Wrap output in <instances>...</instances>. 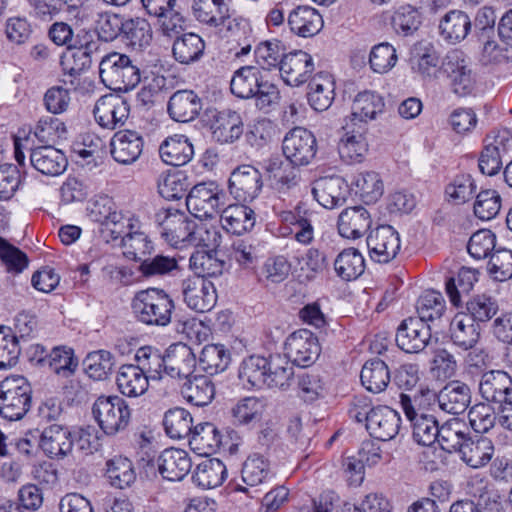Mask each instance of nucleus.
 <instances>
[{
	"mask_svg": "<svg viewBox=\"0 0 512 512\" xmlns=\"http://www.w3.org/2000/svg\"><path fill=\"white\" fill-rule=\"evenodd\" d=\"M293 163L281 159H271L266 166V172L271 186L280 193H287L298 186L300 174Z\"/></svg>",
	"mask_w": 512,
	"mask_h": 512,
	"instance_id": "obj_37",
	"label": "nucleus"
},
{
	"mask_svg": "<svg viewBox=\"0 0 512 512\" xmlns=\"http://www.w3.org/2000/svg\"><path fill=\"white\" fill-rule=\"evenodd\" d=\"M226 477V466L217 458L203 460L196 466L192 475L194 483L203 489H212L222 485Z\"/></svg>",
	"mask_w": 512,
	"mask_h": 512,
	"instance_id": "obj_43",
	"label": "nucleus"
},
{
	"mask_svg": "<svg viewBox=\"0 0 512 512\" xmlns=\"http://www.w3.org/2000/svg\"><path fill=\"white\" fill-rule=\"evenodd\" d=\"M458 454L466 465L477 469L490 462L494 454V445L488 437L469 434Z\"/></svg>",
	"mask_w": 512,
	"mask_h": 512,
	"instance_id": "obj_31",
	"label": "nucleus"
},
{
	"mask_svg": "<svg viewBox=\"0 0 512 512\" xmlns=\"http://www.w3.org/2000/svg\"><path fill=\"white\" fill-rule=\"evenodd\" d=\"M158 471L168 481H181L191 470L188 453L182 449L164 450L157 458Z\"/></svg>",
	"mask_w": 512,
	"mask_h": 512,
	"instance_id": "obj_28",
	"label": "nucleus"
},
{
	"mask_svg": "<svg viewBox=\"0 0 512 512\" xmlns=\"http://www.w3.org/2000/svg\"><path fill=\"white\" fill-rule=\"evenodd\" d=\"M193 13L196 19L212 27L225 24L229 9L223 0H194Z\"/></svg>",
	"mask_w": 512,
	"mask_h": 512,
	"instance_id": "obj_52",
	"label": "nucleus"
},
{
	"mask_svg": "<svg viewBox=\"0 0 512 512\" xmlns=\"http://www.w3.org/2000/svg\"><path fill=\"white\" fill-rule=\"evenodd\" d=\"M92 413L101 430L107 436L124 431L131 419V410L119 396H101L92 407Z\"/></svg>",
	"mask_w": 512,
	"mask_h": 512,
	"instance_id": "obj_5",
	"label": "nucleus"
},
{
	"mask_svg": "<svg viewBox=\"0 0 512 512\" xmlns=\"http://www.w3.org/2000/svg\"><path fill=\"white\" fill-rule=\"evenodd\" d=\"M115 365L114 356L107 350L90 352L85 360L84 366L89 377L95 380H103L112 372Z\"/></svg>",
	"mask_w": 512,
	"mask_h": 512,
	"instance_id": "obj_64",
	"label": "nucleus"
},
{
	"mask_svg": "<svg viewBox=\"0 0 512 512\" xmlns=\"http://www.w3.org/2000/svg\"><path fill=\"white\" fill-rule=\"evenodd\" d=\"M31 165L46 176H58L67 167V158L62 151L48 144L33 148L30 153Z\"/></svg>",
	"mask_w": 512,
	"mask_h": 512,
	"instance_id": "obj_29",
	"label": "nucleus"
},
{
	"mask_svg": "<svg viewBox=\"0 0 512 512\" xmlns=\"http://www.w3.org/2000/svg\"><path fill=\"white\" fill-rule=\"evenodd\" d=\"M202 110V100L193 90L183 89L174 92L167 104V113L176 122H190Z\"/></svg>",
	"mask_w": 512,
	"mask_h": 512,
	"instance_id": "obj_25",
	"label": "nucleus"
},
{
	"mask_svg": "<svg viewBox=\"0 0 512 512\" xmlns=\"http://www.w3.org/2000/svg\"><path fill=\"white\" fill-rule=\"evenodd\" d=\"M159 153L166 164L183 166L193 158L194 147L188 137L175 134L165 139L160 145Z\"/></svg>",
	"mask_w": 512,
	"mask_h": 512,
	"instance_id": "obj_39",
	"label": "nucleus"
},
{
	"mask_svg": "<svg viewBox=\"0 0 512 512\" xmlns=\"http://www.w3.org/2000/svg\"><path fill=\"white\" fill-rule=\"evenodd\" d=\"M131 307L140 323L165 327L172 321L175 303L163 289L148 288L135 294Z\"/></svg>",
	"mask_w": 512,
	"mask_h": 512,
	"instance_id": "obj_2",
	"label": "nucleus"
},
{
	"mask_svg": "<svg viewBox=\"0 0 512 512\" xmlns=\"http://www.w3.org/2000/svg\"><path fill=\"white\" fill-rule=\"evenodd\" d=\"M211 129L212 137L218 143H233L243 133V121L236 111L222 110L216 114Z\"/></svg>",
	"mask_w": 512,
	"mask_h": 512,
	"instance_id": "obj_36",
	"label": "nucleus"
},
{
	"mask_svg": "<svg viewBox=\"0 0 512 512\" xmlns=\"http://www.w3.org/2000/svg\"><path fill=\"white\" fill-rule=\"evenodd\" d=\"M32 404V388L23 376H11L0 383V415L9 420L22 419Z\"/></svg>",
	"mask_w": 512,
	"mask_h": 512,
	"instance_id": "obj_4",
	"label": "nucleus"
},
{
	"mask_svg": "<svg viewBox=\"0 0 512 512\" xmlns=\"http://www.w3.org/2000/svg\"><path fill=\"white\" fill-rule=\"evenodd\" d=\"M262 186L260 171L251 165H241L234 169L228 181L230 194L241 202H251L257 198Z\"/></svg>",
	"mask_w": 512,
	"mask_h": 512,
	"instance_id": "obj_15",
	"label": "nucleus"
},
{
	"mask_svg": "<svg viewBox=\"0 0 512 512\" xmlns=\"http://www.w3.org/2000/svg\"><path fill=\"white\" fill-rule=\"evenodd\" d=\"M360 380L362 385L372 393L385 391L391 380L390 370L387 364L374 358L367 361L361 370Z\"/></svg>",
	"mask_w": 512,
	"mask_h": 512,
	"instance_id": "obj_44",
	"label": "nucleus"
},
{
	"mask_svg": "<svg viewBox=\"0 0 512 512\" xmlns=\"http://www.w3.org/2000/svg\"><path fill=\"white\" fill-rule=\"evenodd\" d=\"M181 393L189 403L203 407L213 400L215 387L208 376L196 375L184 384Z\"/></svg>",
	"mask_w": 512,
	"mask_h": 512,
	"instance_id": "obj_51",
	"label": "nucleus"
},
{
	"mask_svg": "<svg viewBox=\"0 0 512 512\" xmlns=\"http://www.w3.org/2000/svg\"><path fill=\"white\" fill-rule=\"evenodd\" d=\"M308 101L315 111L327 110L334 100V82L331 77L319 73L309 83Z\"/></svg>",
	"mask_w": 512,
	"mask_h": 512,
	"instance_id": "obj_48",
	"label": "nucleus"
},
{
	"mask_svg": "<svg viewBox=\"0 0 512 512\" xmlns=\"http://www.w3.org/2000/svg\"><path fill=\"white\" fill-rule=\"evenodd\" d=\"M369 211L363 206L345 208L338 216L337 229L347 239L362 237L371 227Z\"/></svg>",
	"mask_w": 512,
	"mask_h": 512,
	"instance_id": "obj_26",
	"label": "nucleus"
},
{
	"mask_svg": "<svg viewBox=\"0 0 512 512\" xmlns=\"http://www.w3.org/2000/svg\"><path fill=\"white\" fill-rule=\"evenodd\" d=\"M182 293L187 306L199 313L210 311L217 301L214 284L200 276L185 279L182 282Z\"/></svg>",
	"mask_w": 512,
	"mask_h": 512,
	"instance_id": "obj_16",
	"label": "nucleus"
},
{
	"mask_svg": "<svg viewBox=\"0 0 512 512\" xmlns=\"http://www.w3.org/2000/svg\"><path fill=\"white\" fill-rule=\"evenodd\" d=\"M189 444L200 454L214 453L222 444V435L213 423H198L193 427Z\"/></svg>",
	"mask_w": 512,
	"mask_h": 512,
	"instance_id": "obj_46",
	"label": "nucleus"
},
{
	"mask_svg": "<svg viewBox=\"0 0 512 512\" xmlns=\"http://www.w3.org/2000/svg\"><path fill=\"white\" fill-rule=\"evenodd\" d=\"M446 310V303L442 294L435 290L425 291L416 302V311L419 319L424 323L440 320Z\"/></svg>",
	"mask_w": 512,
	"mask_h": 512,
	"instance_id": "obj_56",
	"label": "nucleus"
},
{
	"mask_svg": "<svg viewBox=\"0 0 512 512\" xmlns=\"http://www.w3.org/2000/svg\"><path fill=\"white\" fill-rule=\"evenodd\" d=\"M367 247L371 259L378 263H388L400 250L398 232L390 225H381L367 237Z\"/></svg>",
	"mask_w": 512,
	"mask_h": 512,
	"instance_id": "obj_18",
	"label": "nucleus"
},
{
	"mask_svg": "<svg viewBox=\"0 0 512 512\" xmlns=\"http://www.w3.org/2000/svg\"><path fill=\"white\" fill-rule=\"evenodd\" d=\"M116 383L120 393L127 397H138L144 394L149 386L148 376L133 364L123 365L119 369Z\"/></svg>",
	"mask_w": 512,
	"mask_h": 512,
	"instance_id": "obj_42",
	"label": "nucleus"
},
{
	"mask_svg": "<svg viewBox=\"0 0 512 512\" xmlns=\"http://www.w3.org/2000/svg\"><path fill=\"white\" fill-rule=\"evenodd\" d=\"M479 392L488 402L500 404L512 394V378L504 371H489L482 375Z\"/></svg>",
	"mask_w": 512,
	"mask_h": 512,
	"instance_id": "obj_35",
	"label": "nucleus"
},
{
	"mask_svg": "<svg viewBox=\"0 0 512 512\" xmlns=\"http://www.w3.org/2000/svg\"><path fill=\"white\" fill-rule=\"evenodd\" d=\"M425 395L423 389L417 390L414 395L401 393L400 403L406 417L411 422L412 436L415 442L422 446H431L437 441L440 426L433 415L417 413L414 403L418 394Z\"/></svg>",
	"mask_w": 512,
	"mask_h": 512,
	"instance_id": "obj_7",
	"label": "nucleus"
},
{
	"mask_svg": "<svg viewBox=\"0 0 512 512\" xmlns=\"http://www.w3.org/2000/svg\"><path fill=\"white\" fill-rule=\"evenodd\" d=\"M122 35L128 45L134 49H141L148 46L152 40V29L149 22L144 18H129L124 22Z\"/></svg>",
	"mask_w": 512,
	"mask_h": 512,
	"instance_id": "obj_60",
	"label": "nucleus"
},
{
	"mask_svg": "<svg viewBox=\"0 0 512 512\" xmlns=\"http://www.w3.org/2000/svg\"><path fill=\"white\" fill-rule=\"evenodd\" d=\"M432 338L430 325L419 318L408 317L397 328L395 341L406 353L422 352Z\"/></svg>",
	"mask_w": 512,
	"mask_h": 512,
	"instance_id": "obj_14",
	"label": "nucleus"
},
{
	"mask_svg": "<svg viewBox=\"0 0 512 512\" xmlns=\"http://www.w3.org/2000/svg\"><path fill=\"white\" fill-rule=\"evenodd\" d=\"M106 475L111 485L119 489L129 487L136 479L132 461L123 456H115L107 461Z\"/></svg>",
	"mask_w": 512,
	"mask_h": 512,
	"instance_id": "obj_57",
	"label": "nucleus"
},
{
	"mask_svg": "<svg viewBox=\"0 0 512 512\" xmlns=\"http://www.w3.org/2000/svg\"><path fill=\"white\" fill-rule=\"evenodd\" d=\"M439 72L449 79L451 89L456 95L466 96L473 91L475 81L469 60L461 50L449 51L442 61Z\"/></svg>",
	"mask_w": 512,
	"mask_h": 512,
	"instance_id": "obj_11",
	"label": "nucleus"
},
{
	"mask_svg": "<svg viewBox=\"0 0 512 512\" xmlns=\"http://www.w3.org/2000/svg\"><path fill=\"white\" fill-rule=\"evenodd\" d=\"M99 75L102 83L114 91H128L141 81L140 68L122 53L111 52L101 57Z\"/></svg>",
	"mask_w": 512,
	"mask_h": 512,
	"instance_id": "obj_3",
	"label": "nucleus"
},
{
	"mask_svg": "<svg viewBox=\"0 0 512 512\" xmlns=\"http://www.w3.org/2000/svg\"><path fill=\"white\" fill-rule=\"evenodd\" d=\"M439 29L445 40L451 43L460 42L471 30V20L463 11L452 10L442 18Z\"/></svg>",
	"mask_w": 512,
	"mask_h": 512,
	"instance_id": "obj_49",
	"label": "nucleus"
},
{
	"mask_svg": "<svg viewBox=\"0 0 512 512\" xmlns=\"http://www.w3.org/2000/svg\"><path fill=\"white\" fill-rule=\"evenodd\" d=\"M220 221L228 232L241 235L254 227L255 212L245 205H229L222 210Z\"/></svg>",
	"mask_w": 512,
	"mask_h": 512,
	"instance_id": "obj_41",
	"label": "nucleus"
},
{
	"mask_svg": "<svg viewBox=\"0 0 512 512\" xmlns=\"http://www.w3.org/2000/svg\"><path fill=\"white\" fill-rule=\"evenodd\" d=\"M343 129L345 133L338 145L340 157L349 163L362 162L368 152V143L365 137L367 126L364 124L353 125L346 121Z\"/></svg>",
	"mask_w": 512,
	"mask_h": 512,
	"instance_id": "obj_22",
	"label": "nucleus"
},
{
	"mask_svg": "<svg viewBox=\"0 0 512 512\" xmlns=\"http://www.w3.org/2000/svg\"><path fill=\"white\" fill-rule=\"evenodd\" d=\"M224 198L225 193L216 182H202L191 188L186 206L195 218H213L224 206Z\"/></svg>",
	"mask_w": 512,
	"mask_h": 512,
	"instance_id": "obj_8",
	"label": "nucleus"
},
{
	"mask_svg": "<svg viewBox=\"0 0 512 512\" xmlns=\"http://www.w3.org/2000/svg\"><path fill=\"white\" fill-rule=\"evenodd\" d=\"M293 373L289 360L280 354L269 357L251 355L242 361L239 368L242 382L257 389H285L290 385Z\"/></svg>",
	"mask_w": 512,
	"mask_h": 512,
	"instance_id": "obj_1",
	"label": "nucleus"
},
{
	"mask_svg": "<svg viewBox=\"0 0 512 512\" xmlns=\"http://www.w3.org/2000/svg\"><path fill=\"white\" fill-rule=\"evenodd\" d=\"M264 77L265 74L261 68L242 66L234 72L230 81V90L238 98L251 99Z\"/></svg>",
	"mask_w": 512,
	"mask_h": 512,
	"instance_id": "obj_40",
	"label": "nucleus"
},
{
	"mask_svg": "<svg viewBox=\"0 0 512 512\" xmlns=\"http://www.w3.org/2000/svg\"><path fill=\"white\" fill-rule=\"evenodd\" d=\"M436 398L442 411L458 415L469 407L471 390L467 384L461 381H451L438 392Z\"/></svg>",
	"mask_w": 512,
	"mask_h": 512,
	"instance_id": "obj_27",
	"label": "nucleus"
},
{
	"mask_svg": "<svg viewBox=\"0 0 512 512\" xmlns=\"http://www.w3.org/2000/svg\"><path fill=\"white\" fill-rule=\"evenodd\" d=\"M94 117L103 128L114 130L122 127L130 114L129 103L118 95H105L95 104Z\"/></svg>",
	"mask_w": 512,
	"mask_h": 512,
	"instance_id": "obj_17",
	"label": "nucleus"
},
{
	"mask_svg": "<svg viewBox=\"0 0 512 512\" xmlns=\"http://www.w3.org/2000/svg\"><path fill=\"white\" fill-rule=\"evenodd\" d=\"M439 72L449 79L451 89L456 95L466 96L473 91L475 81L469 60L461 50L449 51L442 61Z\"/></svg>",
	"mask_w": 512,
	"mask_h": 512,
	"instance_id": "obj_10",
	"label": "nucleus"
},
{
	"mask_svg": "<svg viewBox=\"0 0 512 512\" xmlns=\"http://www.w3.org/2000/svg\"><path fill=\"white\" fill-rule=\"evenodd\" d=\"M165 431L170 438L190 437L193 431V418L189 411L181 407L169 409L163 419Z\"/></svg>",
	"mask_w": 512,
	"mask_h": 512,
	"instance_id": "obj_54",
	"label": "nucleus"
},
{
	"mask_svg": "<svg viewBox=\"0 0 512 512\" xmlns=\"http://www.w3.org/2000/svg\"><path fill=\"white\" fill-rule=\"evenodd\" d=\"M288 25L300 37H312L323 27L322 16L310 6H298L288 15Z\"/></svg>",
	"mask_w": 512,
	"mask_h": 512,
	"instance_id": "obj_38",
	"label": "nucleus"
},
{
	"mask_svg": "<svg viewBox=\"0 0 512 512\" xmlns=\"http://www.w3.org/2000/svg\"><path fill=\"white\" fill-rule=\"evenodd\" d=\"M385 102L382 96L374 91L359 92L353 101L349 123L353 125L364 124L376 119L377 115L384 112Z\"/></svg>",
	"mask_w": 512,
	"mask_h": 512,
	"instance_id": "obj_32",
	"label": "nucleus"
},
{
	"mask_svg": "<svg viewBox=\"0 0 512 512\" xmlns=\"http://www.w3.org/2000/svg\"><path fill=\"white\" fill-rule=\"evenodd\" d=\"M279 71L283 81L290 86H300L307 82L314 71L312 56L302 50L283 55Z\"/></svg>",
	"mask_w": 512,
	"mask_h": 512,
	"instance_id": "obj_20",
	"label": "nucleus"
},
{
	"mask_svg": "<svg viewBox=\"0 0 512 512\" xmlns=\"http://www.w3.org/2000/svg\"><path fill=\"white\" fill-rule=\"evenodd\" d=\"M437 442L444 451L460 452L470 432L467 425L459 419L446 421L439 429Z\"/></svg>",
	"mask_w": 512,
	"mask_h": 512,
	"instance_id": "obj_50",
	"label": "nucleus"
},
{
	"mask_svg": "<svg viewBox=\"0 0 512 512\" xmlns=\"http://www.w3.org/2000/svg\"><path fill=\"white\" fill-rule=\"evenodd\" d=\"M197 365L192 349L184 343L171 345L166 351V375L171 378L191 376Z\"/></svg>",
	"mask_w": 512,
	"mask_h": 512,
	"instance_id": "obj_30",
	"label": "nucleus"
},
{
	"mask_svg": "<svg viewBox=\"0 0 512 512\" xmlns=\"http://www.w3.org/2000/svg\"><path fill=\"white\" fill-rule=\"evenodd\" d=\"M88 217L99 224L117 223L124 219L121 211H118L113 199L107 195L94 197L87 206Z\"/></svg>",
	"mask_w": 512,
	"mask_h": 512,
	"instance_id": "obj_58",
	"label": "nucleus"
},
{
	"mask_svg": "<svg viewBox=\"0 0 512 512\" xmlns=\"http://www.w3.org/2000/svg\"><path fill=\"white\" fill-rule=\"evenodd\" d=\"M21 348L19 339L12 328L0 326V370L14 367L19 359Z\"/></svg>",
	"mask_w": 512,
	"mask_h": 512,
	"instance_id": "obj_61",
	"label": "nucleus"
},
{
	"mask_svg": "<svg viewBox=\"0 0 512 512\" xmlns=\"http://www.w3.org/2000/svg\"><path fill=\"white\" fill-rule=\"evenodd\" d=\"M318 150L314 134L306 128L296 127L283 139L282 151L287 161L294 166H307L316 157Z\"/></svg>",
	"mask_w": 512,
	"mask_h": 512,
	"instance_id": "obj_9",
	"label": "nucleus"
},
{
	"mask_svg": "<svg viewBox=\"0 0 512 512\" xmlns=\"http://www.w3.org/2000/svg\"><path fill=\"white\" fill-rule=\"evenodd\" d=\"M439 72L449 79L451 89L456 95L466 96L473 91L475 81L469 60L461 50L449 51L442 61Z\"/></svg>",
	"mask_w": 512,
	"mask_h": 512,
	"instance_id": "obj_12",
	"label": "nucleus"
},
{
	"mask_svg": "<svg viewBox=\"0 0 512 512\" xmlns=\"http://www.w3.org/2000/svg\"><path fill=\"white\" fill-rule=\"evenodd\" d=\"M231 354L222 344H209L202 348L197 365L209 375L223 372L229 366Z\"/></svg>",
	"mask_w": 512,
	"mask_h": 512,
	"instance_id": "obj_47",
	"label": "nucleus"
},
{
	"mask_svg": "<svg viewBox=\"0 0 512 512\" xmlns=\"http://www.w3.org/2000/svg\"><path fill=\"white\" fill-rule=\"evenodd\" d=\"M205 51L204 40L195 33H185L174 40L172 53L180 64L189 65L200 60Z\"/></svg>",
	"mask_w": 512,
	"mask_h": 512,
	"instance_id": "obj_45",
	"label": "nucleus"
},
{
	"mask_svg": "<svg viewBox=\"0 0 512 512\" xmlns=\"http://www.w3.org/2000/svg\"><path fill=\"white\" fill-rule=\"evenodd\" d=\"M155 222L161 228L160 234L166 242L176 248L189 246L193 238L195 222L177 209H160Z\"/></svg>",
	"mask_w": 512,
	"mask_h": 512,
	"instance_id": "obj_6",
	"label": "nucleus"
},
{
	"mask_svg": "<svg viewBox=\"0 0 512 512\" xmlns=\"http://www.w3.org/2000/svg\"><path fill=\"white\" fill-rule=\"evenodd\" d=\"M284 355L289 363L300 367L312 365L319 357L321 346L318 338L307 329H300L289 335L285 342Z\"/></svg>",
	"mask_w": 512,
	"mask_h": 512,
	"instance_id": "obj_13",
	"label": "nucleus"
},
{
	"mask_svg": "<svg viewBox=\"0 0 512 512\" xmlns=\"http://www.w3.org/2000/svg\"><path fill=\"white\" fill-rule=\"evenodd\" d=\"M312 194L320 205L333 209L346 202L349 186L341 176L321 177L313 182Z\"/></svg>",
	"mask_w": 512,
	"mask_h": 512,
	"instance_id": "obj_21",
	"label": "nucleus"
},
{
	"mask_svg": "<svg viewBox=\"0 0 512 512\" xmlns=\"http://www.w3.org/2000/svg\"><path fill=\"white\" fill-rule=\"evenodd\" d=\"M124 255L134 261L142 262L151 256L154 246L149 237L143 232L128 233L122 239Z\"/></svg>",
	"mask_w": 512,
	"mask_h": 512,
	"instance_id": "obj_63",
	"label": "nucleus"
},
{
	"mask_svg": "<svg viewBox=\"0 0 512 512\" xmlns=\"http://www.w3.org/2000/svg\"><path fill=\"white\" fill-rule=\"evenodd\" d=\"M352 185L355 192L366 202H375L383 194V182L374 171L360 172L355 175Z\"/></svg>",
	"mask_w": 512,
	"mask_h": 512,
	"instance_id": "obj_62",
	"label": "nucleus"
},
{
	"mask_svg": "<svg viewBox=\"0 0 512 512\" xmlns=\"http://www.w3.org/2000/svg\"><path fill=\"white\" fill-rule=\"evenodd\" d=\"M135 359L149 379H161L166 374V354L162 356L157 349L141 347L137 350Z\"/></svg>",
	"mask_w": 512,
	"mask_h": 512,
	"instance_id": "obj_59",
	"label": "nucleus"
},
{
	"mask_svg": "<svg viewBox=\"0 0 512 512\" xmlns=\"http://www.w3.org/2000/svg\"><path fill=\"white\" fill-rule=\"evenodd\" d=\"M74 439L67 426L52 423L39 431V447L51 459H63L71 453Z\"/></svg>",
	"mask_w": 512,
	"mask_h": 512,
	"instance_id": "obj_19",
	"label": "nucleus"
},
{
	"mask_svg": "<svg viewBox=\"0 0 512 512\" xmlns=\"http://www.w3.org/2000/svg\"><path fill=\"white\" fill-rule=\"evenodd\" d=\"M400 415L388 406H377L372 410L366 424L370 436L380 441H389L399 432Z\"/></svg>",
	"mask_w": 512,
	"mask_h": 512,
	"instance_id": "obj_24",
	"label": "nucleus"
},
{
	"mask_svg": "<svg viewBox=\"0 0 512 512\" xmlns=\"http://www.w3.org/2000/svg\"><path fill=\"white\" fill-rule=\"evenodd\" d=\"M477 281V271L471 268L462 267L457 277H450L445 282V290L450 302L455 307L462 305V295H467L473 289Z\"/></svg>",
	"mask_w": 512,
	"mask_h": 512,
	"instance_id": "obj_53",
	"label": "nucleus"
},
{
	"mask_svg": "<svg viewBox=\"0 0 512 512\" xmlns=\"http://www.w3.org/2000/svg\"><path fill=\"white\" fill-rule=\"evenodd\" d=\"M450 338L455 346L468 351L473 349L480 338L479 325L466 313H457L450 322Z\"/></svg>",
	"mask_w": 512,
	"mask_h": 512,
	"instance_id": "obj_34",
	"label": "nucleus"
},
{
	"mask_svg": "<svg viewBox=\"0 0 512 512\" xmlns=\"http://www.w3.org/2000/svg\"><path fill=\"white\" fill-rule=\"evenodd\" d=\"M334 268L343 280H354L364 272V258L355 248L344 249L335 259Z\"/></svg>",
	"mask_w": 512,
	"mask_h": 512,
	"instance_id": "obj_55",
	"label": "nucleus"
},
{
	"mask_svg": "<svg viewBox=\"0 0 512 512\" xmlns=\"http://www.w3.org/2000/svg\"><path fill=\"white\" fill-rule=\"evenodd\" d=\"M143 137L136 131L123 130L116 132L110 141L112 158L124 165L134 163L142 154Z\"/></svg>",
	"mask_w": 512,
	"mask_h": 512,
	"instance_id": "obj_23",
	"label": "nucleus"
},
{
	"mask_svg": "<svg viewBox=\"0 0 512 512\" xmlns=\"http://www.w3.org/2000/svg\"><path fill=\"white\" fill-rule=\"evenodd\" d=\"M270 462L263 455L254 453L245 460L241 470L243 484H237L235 490L249 494V488L267 482L271 478Z\"/></svg>",
	"mask_w": 512,
	"mask_h": 512,
	"instance_id": "obj_33",
	"label": "nucleus"
}]
</instances>
